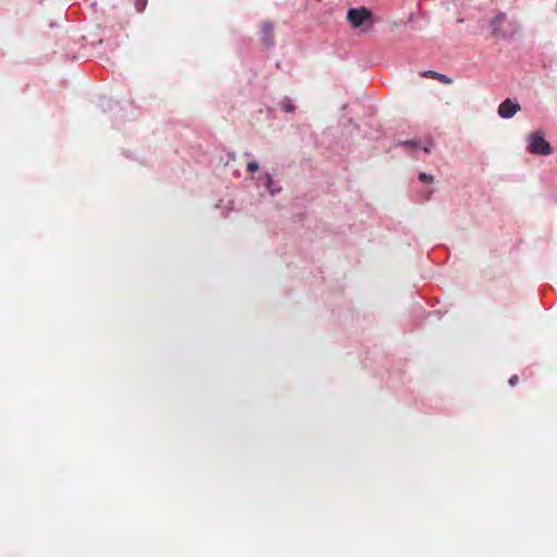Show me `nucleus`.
I'll list each match as a JSON object with an SVG mask.
<instances>
[{
  "label": "nucleus",
  "instance_id": "obj_8",
  "mask_svg": "<svg viewBox=\"0 0 557 557\" xmlns=\"http://www.w3.org/2000/svg\"><path fill=\"white\" fill-rule=\"evenodd\" d=\"M258 169H259V164H258V162H256V161H251V162H249V163L247 164V170H248L249 172H252V173H253V172H256Z\"/></svg>",
  "mask_w": 557,
  "mask_h": 557
},
{
  "label": "nucleus",
  "instance_id": "obj_10",
  "mask_svg": "<svg viewBox=\"0 0 557 557\" xmlns=\"http://www.w3.org/2000/svg\"><path fill=\"white\" fill-rule=\"evenodd\" d=\"M419 178L422 182H432V176H430L425 173H420Z\"/></svg>",
  "mask_w": 557,
  "mask_h": 557
},
{
  "label": "nucleus",
  "instance_id": "obj_2",
  "mask_svg": "<svg viewBox=\"0 0 557 557\" xmlns=\"http://www.w3.org/2000/svg\"><path fill=\"white\" fill-rule=\"evenodd\" d=\"M347 21L354 28L366 26V29H370L373 24L372 12L366 7L351 8L347 12Z\"/></svg>",
  "mask_w": 557,
  "mask_h": 557
},
{
  "label": "nucleus",
  "instance_id": "obj_11",
  "mask_svg": "<svg viewBox=\"0 0 557 557\" xmlns=\"http://www.w3.org/2000/svg\"><path fill=\"white\" fill-rule=\"evenodd\" d=\"M518 382H519V377H518V375H517V374H513V375L509 379V381H508V383H509V385H510V386H515Z\"/></svg>",
  "mask_w": 557,
  "mask_h": 557
},
{
  "label": "nucleus",
  "instance_id": "obj_1",
  "mask_svg": "<svg viewBox=\"0 0 557 557\" xmlns=\"http://www.w3.org/2000/svg\"><path fill=\"white\" fill-rule=\"evenodd\" d=\"M528 149L532 154L549 156L553 153L550 144L545 139V134L542 129H536L528 136Z\"/></svg>",
  "mask_w": 557,
  "mask_h": 557
},
{
  "label": "nucleus",
  "instance_id": "obj_9",
  "mask_svg": "<svg viewBox=\"0 0 557 557\" xmlns=\"http://www.w3.org/2000/svg\"><path fill=\"white\" fill-rule=\"evenodd\" d=\"M271 184H273V180L270 175H268V189L273 195L277 191V189L271 188Z\"/></svg>",
  "mask_w": 557,
  "mask_h": 557
},
{
  "label": "nucleus",
  "instance_id": "obj_6",
  "mask_svg": "<svg viewBox=\"0 0 557 557\" xmlns=\"http://www.w3.org/2000/svg\"><path fill=\"white\" fill-rule=\"evenodd\" d=\"M422 76L437 79L438 82H441V83H443L445 85H449V84L453 83L451 78H449L448 76H446L444 74H440V73L434 72V71H425L422 74Z\"/></svg>",
  "mask_w": 557,
  "mask_h": 557
},
{
  "label": "nucleus",
  "instance_id": "obj_7",
  "mask_svg": "<svg viewBox=\"0 0 557 557\" xmlns=\"http://www.w3.org/2000/svg\"><path fill=\"white\" fill-rule=\"evenodd\" d=\"M281 109L285 112H293L295 110V107L289 98H284L282 102L280 103Z\"/></svg>",
  "mask_w": 557,
  "mask_h": 557
},
{
  "label": "nucleus",
  "instance_id": "obj_12",
  "mask_svg": "<svg viewBox=\"0 0 557 557\" xmlns=\"http://www.w3.org/2000/svg\"><path fill=\"white\" fill-rule=\"evenodd\" d=\"M403 145L409 146V147H418L419 146L417 140H407V141H404Z\"/></svg>",
  "mask_w": 557,
  "mask_h": 557
},
{
  "label": "nucleus",
  "instance_id": "obj_5",
  "mask_svg": "<svg viewBox=\"0 0 557 557\" xmlns=\"http://www.w3.org/2000/svg\"><path fill=\"white\" fill-rule=\"evenodd\" d=\"M273 24L270 22H263L261 24V40L265 45L273 44Z\"/></svg>",
  "mask_w": 557,
  "mask_h": 557
},
{
  "label": "nucleus",
  "instance_id": "obj_4",
  "mask_svg": "<svg viewBox=\"0 0 557 557\" xmlns=\"http://www.w3.org/2000/svg\"><path fill=\"white\" fill-rule=\"evenodd\" d=\"M506 14L505 13H498L490 23L492 36L496 38H504L506 36L505 32L503 30V24L505 23Z\"/></svg>",
  "mask_w": 557,
  "mask_h": 557
},
{
  "label": "nucleus",
  "instance_id": "obj_3",
  "mask_svg": "<svg viewBox=\"0 0 557 557\" xmlns=\"http://www.w3.org/2000/svg\"><path fill=\"white\" fill-rule=\"evenodd\" d=\"M520 110V104L508 98L498 106L497 112L503 119H510Z\"/></svg>",
  "mask_w": 557,
  "mask_h": 557
},
{
  "label": "nucleus",
  "instance_id": "obj_13",
  "mask_svg": "<svg viewBox=\"0 0 557 557\" xmlns=\"http://www.w3.org/2000/svg\"><path fill=\"white\" fill-rule=\"evenodd\" d=\"M431 146H432L431 144L428 145V146H424L423 150L426 151V152H430L431 151Z\"/></svg>",
  "mask_w": 557,
  "mask_h": 557
}]
</instances>
